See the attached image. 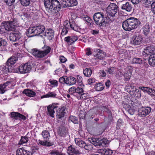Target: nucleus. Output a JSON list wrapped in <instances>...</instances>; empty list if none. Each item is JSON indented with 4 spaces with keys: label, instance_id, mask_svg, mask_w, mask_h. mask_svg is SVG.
I'll list each match as a JSON object with an SVG mask.
<instances>
[{
    "label": "nucleus",
    "instance_id": "f257e3e1",
    "mask_svg": "<svg viewBox=\"0 0 155 155\" xmlns=\"http://www.w3.org/2000/svg\"><path fill=\"white\" fill-rule=\"evenodd\" d=\"M44 5L47 11L58 17L60 14L58 11L61 8V5L57 0H44Z\"/></svg>",
    "mask_w": 155,
    "mask_h": 155
},
{
    "label": "nucleus",
    "instance_id": "f03ea898",
    "mask_svg": "<svg viewBox=\"0 0 155 155\" xmlns=\"http://www.w3.org/2000/svg\"><path fill=\"white\" fill-rule=\"evenodd\" d=\"M140 24V22L138 19L130 17L123 22L122 27L125 31H130L137 28Z\"/></svg>",
    "mask_w": 155,
    "mask_h": 155
},
{
    "label": "nucleus",
    "instance_id": "7ed1b4c3",
    "mask_svg": "<svg viewBox=\"0 0 155 155\" xmlns=\"http://www.w3.org/2000/svg\"><path fill=\"white\" fill-rule=\"evenodd\" d=\"M45 29V27L43 25L34 26L28 29L26 35L29 37L38 35L43 32Z\"/></svg>",
    "mask_w": 155,
    "mask_h": 155
},
{
    "label": "nucleus",
    "instance_id": "20e7f679",
    "mask_svg": "<svg viewBox=\"0 0 155 155\" xmlns=\"http://www.w3.org/2000/svg\"><path fill=\"white\" fill-rule=\"evenodd\" d=\"M71 29L76 31H78L79 30V27L75 24V23H71L68 20L64 21L63 23V28L61 32V34L64 35L67 34L68 31Z\"/></svg>",
    "mask_w": 155,
    "mask_h": 155
},
{
    "label": "nucleus",
    "instance_id": "39448f33",
    "mask_svg": "<svg viewBox=\"0 0 155 155\" xmlns=\"http://www.w3.org/2000/svg\"><path fill=\"white\" fill-rule=\"evenodd\" d=\"M51 51V48L49 46L44 45L42 47L41 50L34 49L32 50L31 52L33 55L39 58H43L48 54Z\"/></svg>",
    "mask_w": 155,
    "mask_h": 155
},
{
    "label": "nucleus",
    "instance_id": "423d86ee",
    "mask_svg": "<svg viewBox=\"0 0 155 155\" xmlns=\"http://www.w3.org/2000/svg\"><path fill=\"white\" fill-rule=\"evenodd\" d=\"M18 21L16 18L6 21H4L1 23V26L4 27L5 30L8 31H14L15 27L18 26Z\"/></svg>",
    "mask_w": 155,
    "mask_h": 155
},
{
    "label": "nucleus",
    "instance_id": "0eeeda50",
    "mask_svg": "<svg viewBox=\"0 0 155 155\" xmlns=\"http://www.w3.org/2000/svg\"><path fill=\"white\" fill-rule=\"evenodd\" d=\"M94 19L95 23L100 26H104L106 25V18L104 17L103 13L98 12L95 13L94 15Z\"/></svg>",
    "mask_w": 155,
    "mask_h": 155
},
{
    "label": "nucleus",
    "instance_id": "6e6552de",
    "mask_svg": "<svg viewBox=\"0 0 155 155\" xmlns=\"http://www.w3.org/2000/svg\"><path fill=\"white\" fill-rule=\"evenodd\" d=\"M117 7L115 4H111L108 7L109 10L107 12V17L109 20L113 21L114 20L113 17L117 11Z\"/></svg>",
    "mask_w": 155,
    "mask_h": 155
},
{
    "label": "nucleus",
    "instance_id": "1a4fd4ad",
    "mask_svg": "<svg viewBox=\"0 0 155 155\" xmlns=\"http://www.w3.org/2000/svg\"><path fill=\"white\" fill-rule=\"evenodd\" d=\"M143 38L142 36L139 35H135L131 39V43L134 45H138L142 42Z\"/></svg>",
    "mask_w": 155,
    "mask_h": 155
},
{
    "label": "nucleus",
    "instance_id": "9d476101",
    "mask_svg": "<svg viewBox=\"0 0 155 155\" xmlns=\"http://www.w3.org/2000/svg\"><path fill=\"white\" fill-rule=\"evenodd\" d=\"M151 110L150 107H141L138 110V115L141 117H145L150 113Z\"/></svg>",
    "mask_w": 155,
    "mask_h": 155
},
{
    "label": "nucleus",
    "instance_id": "9b49d317",
    "mask_svg": "<svg viewBox=\"0 0 155 155\" xmlns=\"http://www.w3.org/2000/svg\"><path fill=\"white\" fill-rule=\"evenodd\" d=\"M155 48L153 46H149L146 47L144 49L142 52V54L145 57H147L153 54Z\"/></svg>",
    "mask_w": 155,
    "mask_h": 155
},
{
    "label": "nucleus",
    "instance_id": "f8f14e48",
    "mask_svg": "<svg viewBox=\"0 0 155 155\" xmlns=\"http://www.w3.org/2000/svg\"><path fill=\"white\" fill-rule=\"evenodd\" d=\"M67 152L69 155H77L82 153L78 149L77 147L73 145H71L68 147Z\"/></svg>",
    "mask_w": 155,
    "mask_h": 155
},
{
    "label": "nucleus",
    "instance_id": "ddd939ff",
    "mask_svg": "<svg viewBox=\"0 0 155 155\" xmlns=\"http://www.w3.org/2000/svg\"><path fill=\"white\" fill-rule=\"evenodd\" d=\"M31 69V66L28 63L22 64L19 67L18 70L20 73L25 74L29 72Z\"/></svg>",
    "mask_w": 155,
    "mask_h": 155
},
{
    "label": "nucleus",
    "instance_id": "4468645a",
    "mask_svg": "<svg viewBox=\"0 0 155 155\" xmlns=\"http://www.w3.org/2000/svg\"><path fill=\"white\" fill-rule=\"evenodd\" d=\"M21 37V35L19 33H11L10 35L9 39L12 42H15L18 40Z\"/></svg>",
    "mask_w": 155,
    "mask_h": 155
},
{
    "label": "nucleus",
    "instance_id": "2eb2a0df",
    "mask_svg": "<svg viewBox=\"0 0 155 155\" xmlns=\"http://www.w3.org/2000/svg\"><path fill=\"white\" fill-rule=\"evenodd\" d=\"M16 153L17 155H32L31 153L24 147L18 148L16 150Z\"/></svg>",
    "mask_w": 155,
    "mask_h": 155
},
{
    "label": "nucleus",
    "instance_id": "dca6fc26",
    "mask_svg": "<svg viewBox=\"0 0 155 155\" xmlns=\"http://www.w3.org/2000/svg\"><path fill=\"white\" fill-rule=\"evenodd\" d=\"M120 8L123 10L127 12H130L132 11L133 6L130 3L127 2L122 4Z\"/></svg>",
    "mask_w": 155,
    "mask_h": 155
},
{
    "label": "nucleus",
    "instance_id": "f3484780",
    "mask_svg": "<svg viewBox=\"0 0 155 155\" xmlns=\"http://www.w3.org/2000/svg\"><path fill=\"white\" fill-rule=\"evenodd\" d=\"M97 153L101 155H111L112 153V150L108 149H101L97 150Z\"/></svg>",
    "mask_w": 155,
    "mask_h": 155
},
{
    "label": "nucleus",
    "instance_id": "a211bd4d",
    "mask_svg": "<svg viewBox=\"0 0 155 155\" xmlns=\"http://www.w3.org/2000/svg\"><path fill=\"white\" fill-rule=\"evenodd\" d=\"M106 56V53L103 51L98 49L97 50L94 55L96 58L101 60Z\"/></svg>",
    "mask_w": 155,
    "mask_h": 155
},
{
    "label": "nucleus",
    "instance_id": "6ab92c4d",
    "mask_svg": "<svg viewBox=\"0 0 155 155\" xmlns=\"http://www.w3.org/2000/svg\"><path fill=\"white\" fill-rule=\"evenodd\" d=\"M56 107L54 105H49L47 107V111L48 114H49L51 117H54V114L55 113L54 109H55Z\"/></svg>",
    "mask_w": 155,
    "mask_h": 155
},
{
    "label": "nucleus",
    "instance_id": "aec40b11",
    "mask_svg": "<svg viewBox=\"0 0 155 155\" xmlns=\"http://www.w3.org/2000/svg\"><path fill=\"white\" fill-rule=\"evenodd\" d=\"M66 108L64 107H62L59 108L57 110V117L59 119L61 117H64L66 113L65 112Z\"/></svg>",
    "mask_w": 155,
    "mask_h": 155
},
{
    "label": "nucleus",
    "instance_id": "412c9836",
    "mask_svg": "<svg viewBox=\"0 0 155 155\" xmlns=\"http://www.w3.org/2000/svg\"><path fill=\"white\" fill-rule=\"evenodd\" d=\"M65 77L66 78L65 84L68 85H73L76 82V79L73 77H67L65 76Z\"/></svg>",
    "mask_w": 155,
    "mask_h": 155
},
{
    "label": "nucleus",
    "instance_id": "4be33fe9",
    "mask_svg": "<svg viewBox=\"0 0 155 155\" xmlns=\"http://www.w3.org/2000/svg\"><path fill=\"white\" fill-rule=\"evenodd\" d=\"M0 70H1L2 73H7L8 72H12V69L6 64L5 65H3L0 67Z\"/></svg>",
    "mask_w": 155,
    "mask_h": 155
},
{
    "label": "nucleus",
    "instance_id": "5701e85b",
    "mask_svg": "<svg viewBox=\"0 0 155 155\" xmlns=\"http://www.w3.org/2000/svg\"><path fill=\"white\" fill-rule=\"evenodd\" d=\"M53 31L51 29L46 30L45 32L44 35L47 37L49 39H51L54 37Z\"/></svg>",
    "mask_w": 155,
    "mask_h": 155
},
{
    "label": "nucleus",
    "instance_id": "b1692460",
    "mask_svg": "<svg viewBox=\"0 0 155 155\" xmlns=\"http://www.w3.org/2000/svg\"><path fill=\"white\" fill-rule=\"evenodd\" d=\"M78 38L76 36L73 35L68 36L64 38L65 41L71 43H73L78 39Z\"/></svg>",
    "mask_w": 155,
    "mask_h": 155
},
{
    "label": "nucleus",
    "instance_id": "393cba45",
    "mask_svg": "<svg viewBox=\"0 0 155 155\" xmlns=\"http://www.w3.org/2000/svg\"><path fill=\"white\" fill-rule=\"evenodd\" d=\"M18 58L15 57H12L8 59L6 62L8 66H9L12 68L11 65L14 64L18 60Z\"/></svg>",
    "mask_w": 155,
    "mask_h": 155
},
{
    "label": "nucleus",
    "instance_id": "a878e982",
    "mask_svg": "<svg viewBox=\"0 0 155 155\" xmlns=\"http://www.w3.org/2000/svg\"><path fill=\"white\" fill-rule=\"evenodd\" d=\"M23 93L26 96L31 97H34L36 94L34 91L28 89H25L23 91Z\"/></svg>",
    "mask_w": 155,
    "mask_h": 155
},
{
    "label": "nucleus",
    "instance_id": "bb28decb",
    "mask_svg": "<svg viewBox=\"0 0 155 155\" xmlns=\"http://www.w3.org/2000/svg\"><path fill=\"white\" fill-rule=\"evenodd\" d=\"M10 82L7 81L5 83L0 84V94H4L6 91V87L10 84Z\"/></svg>",
    "mask_w": 155,
    "mask_h": 155
},
{
    "label": "nucleus",
    "instance_id": "cd10ccee",
    "mask_svg": "<svg viewBox=\"0 0 155 155\" xmlns=\"http://www.w3.org/2000/svg\"><path fill=\"white\" fill-rule=\"evenodd\" d=\"M74 140L76 144L81 147L83 148L86 145L85 142L80 138H75Z\"/></svg>",
    "mask_w": 155,
    "mask_h": 155
},
{
    "label": "nucleus",
    "instance_id": "c85d7f7f",
    "mask_svg": "<svg viewBox=\"0 0 155 155\" xmlns=\"http://www.w3.org/2000/svg\"><path fill=\"white\" fill-rule=\"evenodd\" d=\"M149 64L151 66H155V54L150 55L148 59Z\"/></svg>",
    "mask_w": 155,
    "mask_h": 155
},
{
    "label": "nucleus",
    "instance_id": "c756f323",
    "mask_svg": "<svg viewBox=\"0 0 155 155\" xmlns=\"http://www.w3.org/2000/svg\"><path fill=\"white\" fill-rule=\"evenodd\" d=\"M43 137V139L44 140H47L48 141L49 139L50 136L49 132L47 130L43 131L41 134Z\"/></svg>",
    "mask_w": 155,
    "mask_h": 155
},
{
    "label": "nucleus",
    "instance_id": "7c9ffc66",
    "mask_svg": "<svg viewBox=\"0 0 155 155\" xmlns=\"http://www.w3.org/2000/svg\"><path fill=\"white\" fill-rule=\"evenodd\" d=\"M38 143L41 145L45 146H50L52 145L51 143L47 140H44V141L41 140H38Z\"/></svg>",
    "mask_w": 155,
    "mask_h": 155
},
{
    "label": "nucleus",
    "instance_id": "2f4dec72",
    "mask_svg": "<svg viewBox=\"0 0 155 155\" xmlns=\"http://www.w3.org/2000/svg\"><path fill=\"white\" fill-rule=\"evenodd\" d=\"M119 72L120 73V74L119 75V76L121 77L122 75H123L125 79L127 81H128L130 79L131 76V74L129 72H127L125 73L124 74H123V73H122L121 71H119Z\"/></svg>",
    "mask_w": 155,
    "mask_h": 155
},
{
    "label": "nucleus",
    "instance_id": "473e14b6",
    "mask_svg": "<svg viewBox=\"0 0 155 155\" xmlns=\"http://www.w3.org/2000/svg\"><path fill=\"white\" fill-rule=\"evenodd\" d=\"M50 154L51 155H66L65 154L62 153L61 152L55 149L50 150Z\"/></svg>",
    "mask_w": 155,
    "mask_h": 155
},
{
    "label": "nucleus",
    "instance_id": "72a5a7b5",
    "mask_svg": "<svg viewBox=\"0 0 155 155\" xmlns=\"http://www.w3.org/2000/svg\"><path fill=\"white\" fill-rule=\"evenodd\" d=\"M92 73L91 69L89 68H86L83 71V73L84 75L87 77H90Z\"/></svg>",
    "mask_w": 155,
    "mask_h": 155
},
{
    "label": "nucleus",
    "instance_id": "f704fd0d",
    "mask_svg": "<svg viewBox=\"0 0 155 155\" xmlns=\"http://www.w3.org/2000/svg\"><path fill=\"white\" fill-rule=\"evenodd\" d=\"M154 3H155V0H145L144 4L146 8H149L152 4Z\"/></svg>",
    "mask_w": 155,
    "mask_h": 155
},
{
    "label": "nucleus",
    "instance_id": "c9c22d12",
    "mask_svg": "<svg viewBox=\"0 0 155 155\" xmlns=\"http://www.w3.org/2000/svg\"><path fill=\"white\" fill-rule=\"evenodd\" d=\"M95 88L97 91H100L104 89V87L101 83H98L95 85Z\"/></svg>",
    "mask_w": 155,
    "mask_h": 155
},
{
    "label": "nucleus",
    "instance_id": "e433bc0d",
    "mask_svg": "<svg viewBox=\"0 0 155 155\" xmlns=\"http://www.w3.org/2000/svg\"><path fill=\"white\" fill-rule=\"evenodd\" d=\"M88 97V94L87 93H82L79 96H77V97L79 100L82 99L85 100L87 99Z\"/></svg>",
    "mask_w": 155,
    "mask_h": 155
},
{
    "label": "nucleus",
    "instance_id": "4c0bfd02",
    "mask_svg": "<svg viewBox=\"0 0 155 155\" xmlns=\"http://www.w3.org/2000/svg\"><path fill=\"white\" fill-rule=\"evenodd\" d=\"M136 107L135 106H130L129 107H128L127 111L131 115L134 114L136 110Z\"/></svg>",
    "mask_w": 155,
    "mask_h": 155
},
{
    "label": "nucleus",
    "instance_id": "58836bf2",
    "mask_svg": "<svg viewBox=\"0 0 155 155\" xmlns=\"http://www.w3.org/2000/svg\"><path fill=\"white\" fill-rule=\"evenodd\" d=\"M75 94H74V95L76 96H79L81 94L84 92V90L81 87H78L76 88V90H75Z\"/></svg>",
    "mask_w": 155,
    "mask_h": 155
},
{
    "label": "nucleus",
    "instance_id": "ea45409f",
    "mask_svg": "<svg viewBox=\"0 0 155 155\" xmlns=\"http://www.w3.org/2000/svg\"><path fill=\"white\" fill-rule=\"evenodd\" d=\"M67 2L68 4V7L76 6L78 4L77 0H67Z\"/></svg>",
    "mask_w": 155,
    "mask_h": 155
},
{
    "label": "nucleus",
    "instance_id": "a19ab883",
    "mask_svg": "<svg viewBox=\"0 0 155 155\" xmlns=\"http://www.w3.org/2000/svg\"><path fill=\"white\" fill-rule=\"evenodd\" d=\"M116 70V68L115 67H112L108 68L106 71L109 74L113 75L115 73Z\"/></svg>",
    "mask_w": 155,
    "mask_h": 155
},
{
    "label": "nucleus",
    "instance_id": "79ce46f5",
    "mask_svg": "<svg viewBox=\"0 0 155 155\" xmlns=\"http://www.w3.org/2000/svg\"><path fill=\"white\" fill-rule=\"evenodd\" d=\"M142 60L141 58H134L132 61V62L133 64H140L142 63Z\"/></svg>",
    "mask_w": 155,
    "mask_h": 155
},
{
    "label": "nucleus",
    "instance_id": "37998d69",
    "mask_svg": "<svg viewBox=\"0 0 155 155\" xmlns=\"http://www.w3.org/2000/svg\"><path fill=\"white\" fill-rule=\"evenodd\" d=\"M143 30L145 34L147 35L150 31V26L148 24H147L143 27Z\"/></svg>",
    "mask_w": 155,
    "mask_h": 155
},
{
    "label": "nucleus",
    "instance_id": "c03bdc74",
    "mask_svg": "<svg viewBox=\"0 0 155 155\" xmlns=\"http://www.w3.org/2000/svg\"><path fill=\"white\" fill-rule=\"evenodd\" d=\"M18 112H12L10 113L9 116L13 119L18 120Z\"/></svg>",
    "mask_w": 155,
    "mask_h": 155
},
{
    "label": "nucleus",
    "instance_id": "a18cd8bd",
    "mask_svg": "<svg viewBox=\"0 0 155 155\" xmlns=\"http://www.w3.org/2000/svg\"><path fill=\"white\" fill-rule=\"evenodd\" d=\"M81 18L86 21L87 22L91 24L92 20L89 17L86 15H83L82 16Z\"/></svg>",
    "mask_w": 155,
    "mask_h": 155
},
{
    "label": "nucleus",
    "instance_id": "49530a36",
    "mask_svg": "<svg viewBox=\"0 0 155 155\" xmlns=\"http://www.w3.org/2000/svg\"><path fill=\"white\" fill-rule=\"evenodd\" d=\"M148 94L150 95L152 97L155 99V90L150 88L148 92Z\"/></svg>",
    "mask_w": 155,
    "mask_h": 155
},
{
    "label": "nucleus",
    "instance_id": "de8ad7c7",
    "mask_svg": "<svg viewBox=\"0 0 155 155\" xmlns=\"http://www.w3.org/2000/svg\"><path fill=\"white\" fill-rule=\"evenodd\" d=\"M128 89L130 90V93L132 95L133 94H134L136 92V91H137V89L135 87L131 86L130 87H128Z\"/></svg>",
    "mask_w": 155,
    "mask_h": 155
},
{
    "label": "nucleus",
    "instance_id": "09e8293b",
    "mask_svg": "<svg viewBox=\"0 0 155 155\" xmlns=\"http://www.w3.org/2000/svg\"><path fill=\"white\" fill-rule=\"evenodd\" d=\"M20 1L21 4L25 6L28 5L30 3V0H20Z\"/></svg>",
    "mask_w": 155,
    "mask_h": 155
},
{
    "label": "nucleus",
    "instance_id": "8fccbe9b",
    "mask_svg": "<svg viewBox=\"0 0 155 155\" xmlns=\"http://www.w3.org/2000/svg\"><path fill=\"white\" fill-rule=\"evenodd\" d=\"M69 120L71 121L74 124H77L78 123V121L77 117L74 116H70L69 118Z\"/></svg>",
    "mask_w": 155,
    "mask_h": 155
},
{
    "label": "nucleus",
    "instance_id": "3c124183",
    "mask_svg": "<svg viewBox=\"0 0 155 155\" xmlns=\"http://www.w3.org/2000/svg\"><path fill=\"white\" fill-rule=\"evenodd\" d=\"M56 95L57 94L54 92H49L45 95V96L46 97H54L56 96Z\"/></svg>",
    "mask_w": 155,
    "mask_h": 155
},
{
    "label": "nucleus",
    "instance_id": "603ef678",
    "mask_svg": "<svg viewBox=\"0 0 155 155\" xmlns=\"http://www.w3.org/2000/svg\"><path fill=\"white\" fill-rule=\"evenodd\" d=\"M28 138L26 136L22 137H21L20 140V142L21 144L27 143L28 141Z\"/></svg>",
    "mask_w": 155,
    "mask_h": 155
},
{
    "label": "nucleus",
    "instance_id": "864d4df0",
    "mask_svg": "<svg viewBox=\"0 0 155 155\" xmlns=\"http://www.w3.org/2000/svg\"><path fill=\"white\" fill-rule=\"evenodd\" d=\"M100 146L104 147L107 144V140L106 139H100Z\"/></svg>",
    "mask_w": 155,
    "mask_h": 155
},
{
    "label": "nucleus",
    "instance_id": "5fc2aeb1",
    "mask_svg": "<svg viewBox=\"0 0 155 155\" xmlns=\"http://www.w3.org/2000/svg\"><path fill=\"white\" fill-rule=\"evenodd\" d=\"M67 0H62L61 2V4H60L61 5V8L63 7L64 8H66L67 7H68V2H67Z\"/></svg>",
    "mask_w": 155,
    "mask_h": 155
},
{
    "label": "nucleus",
    "instance_id": "6e6d98bb",
    "mask_svg": "<svg viewBox=\"0 0 155 155\" xmlns=\"http://www.w3.org/2000/svg\"><path fill=\"white\" fill-rule=\"evenodd\" d=\"M67 132V131L65 130L64 128H63L59 130L58 132V133L61 136H64L65 135Z\"/></svg>",
    "mask_w": 155,
    "mask_h": 155
},
{
    "label": "nucleus",
    "instance_id": "4d7b16f0",
    "mask_svg": "<svg viewBox=\"0 0 155 155\" xmlns=\"http://www.w3.org/2000/svg\"><path fill=\"white\" fill-rule=\"evenodd\" d=\"M7 44V43L5 40L0 38V47L6 46Z\"/></svg>",
    "mask_w": 155,
    "mask_h": 155
},
{
    "label": "nucleus",
    "instance_id": "13d9d810",
    "mask_svg": "<svg viewBox=\"0 0 155 155\" xmlns=\"http://www.w3.org/2000/svg\"><path fill=\"white\" fill-rule=\"evenodd\" d=\"M49 81L51 84L54 87H56L58 85V81L56 80H52L50 79L49 80Z\"/></svg>",
    "mask_w": 155,
    "mask_h": 155
},
{
    "label": "nucleus",
    "instance_id": "bf43d9fd",
    "mask_svg": "<svg viewBox=\"0 0 155 155\" xmlns=\"http://www.w3.org/2000/svg\"><path fill=\"white\" fill-rule=\"evenodd\" d=\"M77 81L79 85L81 86L82 85V78L81 76L79 75L77 76Z\"/></svg>",
    "mask_w": 155,
    "mask_h": 155
},
{
    "label": "nucleus",
    "instance_id": "052dcab7",
    "mask_svg": "<svg viewBox=\"0 0 155 155\" xmlns=\"http://www.w3.org/2000/svg\"><path fill=\"white\" fill-rule=\"evenodd\" d=\"M133 95L136 97H140L141 95V92L140 91L137 89V91H136L134 94H133Z\"/></svg>",
    "mask_w": 155,
    "mask_h": 155
},
{
    "label": "nucleus",
    "instance_id": "680f3d73",
    "mask_svg": "<svg viewBox=\"0 0 155 155\" xmlns=\"http://www.w3.org/2000/svg\"><path fill=\"white\" fill-rule=\"evenodd\" d=\"M103 110L105 112H107L110 116L111 115V113L110 110L106 107L103 106L102 107Z\"/></svg>",
    "mask_w": 155,
    "mask_h": 155
},
{
    "label": "nucleus",
    "instance_id": "e2e57ef3",
    "mask_svg": "<svg viewBox=\"0 0 155 155\" xmlns=\"http://www.w3.org/2000/svg\"><path fill=\"white\" fill-rule=\"evenodd\" d=\"M76 88L74 87H72L69 88V92L70 94H73L74 95L75 94V90Z\"/></svg>",
    "mask_w": 155,
    "mask_h": 155
},
{
    "label": "nucleus",
    "instance_id": "0e129e2a",
    "mask_svg": "<svg viewBox=\"0 0 155 155\" xmlns=\"http://www.w3.org/2000/svg\"><path fill=\"white\" fill-rule=\"evenodd\" d=\"M26 119V117L24 115L19 113H18V120H25Z\"/></svg>",
    "mask_w": 155,
    "mask_h": 155
},
{
    "label": "nucleus",
    "instance_id": "69168bd1",
    "mask_svg": "<svg viewBox=\"0 0 155 155\" xmlns=\"http://www.w3.org/2000/svg\"><path fill=\"white\" fill-rule=\"evenodd\" d=\"M97 139V138L93 137H91L88 138V140L90 142L94 145L95 144H96V141Z\"/></svg>",
    "mask_w": 155,
    "mask_h": 155
},
{
    "label": "nucleus",
    "instance_id": "338daca9",
    "mask_svg": "<svg viewBox=\"0 0 155 155\" xmlns=\"http://www.w3.org/2000/svg\"><path fill=\"white\" fill-rule=\"evenodd\" d=\"M5 2L8 6H11L14 3L15 0H4Z\"/></svg>",
    "mask_w": 155,
    "mask_h": 155
},
{
    "label": "nucleus",
    "instance_id": "774afa93",
    "mask_svg": "<svg viewBox=\"0 0 155 155\" xmlns=\"http://www.w3.org/2000/svg\"><path fill=\"white\" fill-rule=\"evenodd\" d=\"M66 78L65 76H63L60 78L59 79V81L62 84L65 83L66 82Z\"/></svg>",
    "mask_w": 155,
    "mask_h": 155
}]
</instances>
